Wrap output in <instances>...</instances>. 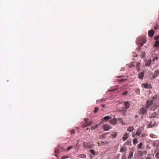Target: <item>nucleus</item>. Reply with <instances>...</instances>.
Instances as JSON below:
<instances>
[{
    "label": "nucleus",
    "mask_w": 159,
    "mask_h": 159,
    "mask_svg": "<svg viewBox=\"0 0 159 159\" xmlns=\"http://www.w3.org/2000/svg\"><path fill=\"white\" fill-rule=\"evenodd\" d=\"M147 40L144 37H139L137 40V43L140 45L139 49H140V47L142 46L143 44L146 43Z\"/></svg>",
    "instance_id": "1"
},
{
    "label": "nucleus",
    "mask_w": 159,
    "mask_h": 159,
    "mask_svg": "<svg viewBox=\"0 0 159 159\" xmlns=\"http://www.w3.org/2000/svg\"><path fill=\"white\" fill-rule=\"evenodd\" d=\"M148 109L147 107L141 108L139 111V114H142L143 115L146 114Z\"/></svg>",
    "instance_id": "2"
},
{
    "label": "nucleus",
    "mask_w": 159,
    "mask_h": 159,
    "mask_svg": "<svg viewBox=\"0 0 159 159\" xmlns=\"http://www.w3.org/2000/svg\"><path fill=\"white\" fill-rule=\"evenodd\" d=\"M141 86L142 87L145 89H148V88H149L150 89L152 88V87L151 86V85L150 84V85H149L148 84L142 83L141 84Z\"/></svg>",
    "instance_id": "3"
},
{
    "label": "nucleus",
    "mask_w": 159,
    "mask_h": 159,
    "mask_svg": "<svg viewBox=\"0 0 159 159\" xmlns=\"http://www.w3.org/2000/svg\"><path fill=\"white\" fill-rule=\"evenodd\" d=\"M153 104V100H148L147 101L146 105V107L148 108H149L150 106L152 105Z\"/></svg>",
    "instance_id": "4"
},
{
    "label": "nucleus",
    "mask_w": 159,
    "mask_h": 159,
    "mask_svg": "<svg viewBox=\"0 0 159 159\" xmlns=\"http://www.w3.org/2000/svg\"><path fill=\"white\" fill-rule=\"evenodd\" d=\"M111 128V127L107 125H105L103 126L104 131H108Z\"/></svg>",
    "instance_id": "5"
},
{
    "label": "nucleus",
    "mask_w": 159,
    "mask_h": 159,
    "mask_svg": "<svg viewBox=\"0 0 159 159\" xmlns=\"http://www.w3.org/2000/svg\"><path fill=\"white\" fill-rule=\"evenodd\" d=\"M124 105L125 108L127 109L130 107V104L129 101H125L124 102Z\"/></svg>",
    "instance_id": "6"
},
{
    "label": "nucleus",
    "mask_w": 159,
    "mask_h": 159,
    "mask_svg": "<svg viewBox=\"0 0 159 159\" xmlns=\"http://www.w3.org/2000/svg\"><path fill=\"white\" fill-rule=\"evenodd\" d=\"M159 75V71L157 70L154 71V74L153 76V78L154 79L156 78Z\"/></svg>",
    "instance_id": "7"
},
{
    "label": "nucleus",
    "mask_w": 159,
    "mask_h": 159,
    "mask_svg": "<svg viewBox=\"0 0 159 159\" xmlns=\"http://www.w3.org/2000/svg\"><path fill=\"white\" fill-rule=\"evenodd\" d=\"M129 134L128 133H125L123 136L122 139L124 141H125L128 138Z\"/></svg>",
    "instance_id": "8"
},
{
    "label": "nucleus",
    "mask_w": 159,
    "mask_h": 159,
    "mask_svg": "<svg viewBox=\"0 0 159 159\" xmlns=\"http://www.w3.org/2000/svg\"><path fill=\"white\" fill-rule=\"evenodd\" d=\"M117 121V119L116 118H114L110 121V122L111 124L115 125L116 124Z\"/></svg>",
    "instance_id": "9"
},
{
    "label": "nucleus",
    "mask_w": 159,
    "mask_h": 159,
    "mask_svg": "<svg viewBox=\"0 0 159 159\" xmlns=\"http://www.w3.org/2000/svg\"><path fill=\"white\" fill-rule=\"evenodd\" d=\"M142 129L141 128H139L138 129L137 132L136 134L137 136H139L140 135L141 133V131H142Z\"/></svg>",
    "instance_id": "10"
},
{
    "label": "nucleus",
    "mask_w": 159,
    "mask_h": 159,
    "mask_svg": "<svg viewBox=\"0 0 159 159\" xmlns=\"http://www.w3.org/2000/svg\"><path fill=\"white\" fill-rule=\"evenodd\" d=\"M155 31L153 30H150L148 31V34L150 37H152L154 34Z\"/></svg>",
    "instance_id": "11"
},
{
    "label": "nucleus",
    "mask_w": 159,
    "mask_h": 159,
    "mask_svg": "<svg viewBox=\"0 0 159 159\" xmlns=\"http://www.w3.org/2000/svg\"><path fill=\"white\" fill-rule=\"evenodd\" d=\"M152 61L150 59H149L145 63V66L147 67H149L150 66L151 64Z\"/></svg>",
    "instance_id": "12"
},
{
    "label": "nucleus",
    "mask_w": 159,
    "mask_h": 159,
    "mask_svg": "<svg viewBox=\"0 0 159 159\" xmlns=\"http://www.w3.org/2000/svg\"><path fill=\"white\" fill-rule=\"evenodd\" d=\"M144 75V73L142 72L140 73L138 75V77L140 79L142 80L143 79Z\"/></svg>",
    "instance_id": "13"
},
{
    "label": "nucleus",
    "mask_w": 159,
    "mask_h": 159,
    "mask_svg": "<svg viewBox=\"0 0 159 159\" xmlns=\"http://www.w3.org/2000/svg\"><path fill=\"white\" fill-rule=\"evenodd\" d=\"M125 145H131V141L130 139H128L127 141L125 143Z\"/></svg>",
    "instance_id": "14"
},
{
    "label": "nucleus",
    "mask_w": 159,
    "mask_h": 159,
    "mask_svg": "<svg viewBox=\"0 0 159 159\" xmlns=\"http://www.w3.org/2000/svg\"><path fill=\"white\" fill-rule=\"evenodd\" d=\"M127 151V148L126 147L122 146L120 150V152H126Z\"/></svg>",
    "instance_id": "15"
},
{
    "label": "nucleus",
    "mask_w": 159,
    "mask_h": 159,
    "mask_svg": "<svg viewBox=\"0 0 159 159\" xmlns=\"http://www.w3.org/2000/svg\"><path fill=\"white\" fill-rule=\"evenodd\" d=\"M92 123H93V121H92V120L88 121L86 124H85L84 125H83V126L84 127V126H88L90 125H91L92 124Z\"/></svg>",
    "instance_id": "16"
},
{
    "label": "nucleus",
    "mask_w": 159,
    "mask_h": 159,
    "mask_svg": "<svg viewBox=\"0 0 159 159\" xmlns=\"http://www.w3.org/2000/svg\"><path fill=\"white\" fill-rule=\"evenodd\" d=\"M153 123V122L152 121H150V122L149 124L148 127L149 128H152L153 127L154 125V123Z\"/></svg>",
    "instance_id": "17"
},
{
    "label": "nucleus",
    "mask_w": 159,
    "mask_h": 159,
    "mask_svg": "<svg viewBox=\"0 0 159 159\" xmlns=\"http://www.w3.org/2000/svg\"><path fill=\"white\" fill-rule=\"evenodd\" d=\"M111 118V117H110L109 116H104L102 119V120H105L106 121H107L108 120L110 119Z\"/></svg>",
    "instance_id": "18"
},
{
    "label": "nucleus",
    "mask_w": 159,
    "mask_h": 159,
    "mask_svg": "<svg viewBox=\"0 0 159 159\" xmlns=\"http://www.w3.org/2000/svg\"><path fill=\"white\" fill-rule=\"evenodd\" d=\"M134 130V127L132 126L129 127L127 129V131L129 132H131Z\"/></svg>",
    "instance_id": "19"
},
{
    "label": "nucleus",
    "mask_w": 159,
    "mask_h": 159,
    "mask_svg": "<svg viewBox=\"0 0 159 159\" xmlns=\"http://www.w3.org/2000/svg\"><path fill=\"white\" fill-rule=\"evenodd\" d=\"M133 153L132 152H130L128 157V159H129L131 158L133 156Z\"/></svg>",
    "instance_id": "20"
},
{
    "label": "nucleus",
    "mask_w": 159,
    "mask_h": 159,
    "mask_svg": "<svg viewBox=\"0 0 159 159\" xmlns=\"http://www.w3.org/2000/svg\"><path fill=\"white\" fill-rule=\"evenodd\" d=\"M151 117L155 118L156 116V112H154L151 114Z\"/></svg>",
    "instance_id": "21"
},
{
    "label": "nucleus",
    "mask_w": 159,
    "mask_h": 159,
    "mask_svg": "<svg viewBox=\"0 0 159 159\" xmlns=\"http://www.w3.org/2000/svg\"><path fill=\"white\" fill-rule=\"evenodd\" d=\"M154 45L156 47H158L159 45V40H157L155 42Z\"/></svg>",
    "instance_id": "22"
},
{
    "label": "nucleus",
    "mask_w": 159,
    "mask_h": 159,
    "mask_svg": "<svg viewBox=\"0 0 159 159\" xmlns=\"http://www.w3.org/2000/svg\"><path fill=\"white\" fill-rule=\"evenodd\" d=\"M90 151L92 155H93V156L95 155H96L95 152L94 151V150L93 149H91L90 150Z\"/></svg>",
    "instance_id": "23"
},
{
    "label": "nucleus",
    "mask_w": 159,
    "mask_h": 159,
    "mask_svg": "<svg viewBox=\"0 0 159 159\" xmlns=\"http://www.w3.org/2000/svg\"><path fill=\"white\" fill-rule=\"evenodd\" d=\"M138 143L137 139V138L134 139H133V143L134 145H135Z\"/></svg>",
    "instance_id": "24"
},
{
    "label": "nucleus",
    "mask_w": 159,
    "mask_h": 159,
    "mask_svg": "<svg viewBox=\"0 0 159 159\" xmlns=\"http://www.w3.org/2000/svg\"><path fill=\"white\" fill-rule=\"evenodd\" d=\"M135 92L138 95H139L140 93V90L139 89H136L135 90Z\"/></svg>",
    "instance_id": "25"
},
{
    "label": "nucleus",
    "mask_w": 159,
    "mask_h": 159,
    "mask_svg": "<svg viewBox=\"0 0 159 159\" xmlns=\"http://www.w3.org/2000/svg\"><path fill=\"white\" fill-rule=\"evenodd\" d=\"M55 152L56 154H58L60 152V150L59 148H57L55 150Z\"/></svg>",
    "instance_id": "26"
},
{
    "label": "nucleus",
    "mask_w": 159,
    "mask_h": 159,
    "mask_svg": "<svg viewBox=\"0 0 159 159\" xmlns=\"http://www.w3.org/2000/svg\"><path fill=\"white\" fill-rule=\"evenodd\" d=\"M117 133L116 132H114L111 134V137L113 138L116 137L117 135Z\"/></svg>",
    "instance_id": "27"
},
{
    "label": "nucleus",
    "mask_w": 159,
    "mask_h": 159,
    "mask_svg": "<svg viewBox=\"0 0 159 159\" xmlns=\"http://www.w3.org/2000/svg\"><path fill=\"white\" fill-rule=\"evenodd\" d=\"M105 99H102L100 100H97V103H99L101 102H102L103 101H105Z\"/></svg>",
    "instance_id": "28"
},
{
    "label": "nucleus",
    "mask_w": 159,
    "mask_h": 159,
    "mask_svg": "<svg viewBox=\"0 0 159 159\" xmlns=\"http://www.w3.org/2000/svg\"><path fill=\"white\" fill-rule=\"evenodd\" d=\"M143 145V144L142 143H140L138 145V148L139 149H140L142 147Z\"/></svg>",
    "instance_id": "29"
},
{
    "label": "nucleus",
    "mask_w": 159,
    "mask_h": 159,
    "mask_svg": "<svg viewBox=\"0 0 159 159\" xmlns=\"http://www.w3.org/2000/svg\"><path fill=\"white\" fill-rule=\"evenodd\" d=\"M107 136V134H106V133L102 134L101 135V138H106L105 136Z\"/></svg>",
    "instance_id": "30"
},
{
    "label": "nucleus",
    "mask_w": 159,
    "mask_h": 159,
    "mask_svg": "<svg viewBox=\"0 0 159 159\" xmlns=\"http://www.w3.org/2000/svg\"><path fill=\"white\" fill-rule=\"evenodd\" d=\"M98 110L99 109L97 107H95L94 110V112L95 113H97L98 111Z\"/></svg>",
    "instance_id": "31"
},
{
    "label": "nucleus",
    "mask_w": 159,
    "mask_h": 159,
    "mask_svg": "<svg viewBox=\"0 0 159 159\" xmlns=\"http://www.w3.org/2000/svg\"><path fill=\"white\" fill-rule=\"evenodd\" d=\"M158 152L157 153V154L156 155V157L157 158H159V149L158 150Z\"/></svg>",
    "instance_id": "32"
},
{
    "label": "nucleus",
    "mask_w": 159,
    "mask_h": 159,
    "mask_svg": "<svg viewBox=\"0 0 159 159\" xmlns=\"http://www.w3.org/2000/svg\"><path fill=\"white\" fill-rule=\"evenodd\" d=\"M79 157L81 158H85L86 157V155L84 154H80L79 155Z\"/></svg>",
    "instance_id": "33"
},
{
    "label": "nucleus",
    "mask_w": 159,
    "mask_h": 159,
    "mask_svg": "<svg viewBox=\"0 0 159 159\" xmlns=\"http://www.w3.org/2000/svg\"><path fill=\"white\" fill-rule=\"evenodd\" d=\"M71 134L72 135H73V134H75V132L74 129H73L71 131Z\"/></svg>",
    "instance_id": "34"
},
{
    "label": "nucleus",
    "mask_w": 159,
    "mask_h": 159,
    "mask_svg": "<svg viewBox=\"0 0 159 159\" xmlns=\"http://www.w3.org/2000/svg\"><path fill=\"white\" fill-rule=\"evenodd\" d=\"M128 93V92L127 91H125L122 94L123 95H125L127 94Z\"/></svg>",
    "instance_id": "35"
},
{
    "label": "nucleus",
    "mask_w": 159,
    "mask_h": 159,
    "mask_svg": "<svg viewBox=\"0 0 159 159\" xmlns=\"http://www.w3.org/2000/svg\"><path fill=\"white\" fill-rule=\"evenodd\" d=\"M126 80V79H119L118 80V81L120 82V81H123L124 80Z\"/></svg>",
    "instance_id": "36"
},
{
    "label": "nucleus",
    "mask_w": 159,
    "mask_h": 159,
    "mask_svg": "<svg viewBox=\"0 0 159 159\" xmlns=\"http://www.w3.org/2000/svg\"><path fill=\"white\" fill-rule=\"evenodd\" d=\"M72 147L73 146H70V147H68L66 151H69L72 148Z\"/></svg>",
    "instance_id": "37"
},
{
    "label": "nucleus",
    "mask_w": 159,
    "mask_h": 159,
    "mask_svg": "<svg viewBox=\"0 0 159 159\" xmlns=\"http://www.w3.org/2000/svg\"><path fill=\"white\" fill-rule=\"evenodd\" d=\"M88 120V118H85V119H84V120L85 121V123H84V125H85V124H86V123L87 122Z\"/></svg>",
    "instance_id": "38"
},
{
    "label": "nucleus",
    "mask_w": 159,
    "mask_h": 159,
    "mask_svg": "<svg viewBox=\"0 0 159 159\" xmlns=\"http://www.w3.org/2000/svg\"><path fill=\"white\" fill-rule=\"evenodd\" d=\"M145 52H142V55L143 57L145 56Z\"/></svg>",
    "instance_id": "39"
},
{
    "label": "nucleus",
    "mask_w": 159,
    "mask_h": 159,
    "mask_svg": "<svg viewBox=\"0 0 159 159\" xmlns=\"http://www.w3.org/2000/svg\"><path fill=\"white\" fill-rule=\"evenodd\" d=\"M96 129L95 125L92 126H91V129L92 130L94 129Z\"/></svg>",
    "instance_id": "40"
},
{
    "label": "nucleus",
    "mask_w": 159,
    "mask_h": 159,
    "mask_svg": "<svg viewBox=\"0 0 159 159\" xmlns=\"http://www.w3.org/2000/svg\"><path fill=\"white\" fill-rule=\"evenodd\" d=\"M68 157L67 156L65 157V156H62L61 157V159H65V158H67Z\"/></svg>",
    "instance_id": "41"
},
{
    "label": "nucleus",
    "mask_w": 159,
    "mask_h": 159,
    "mask_svg": "<svg viewBox=\"0 0 159 159\" xmlns=\"http://www.w3.org/2000/svg\"><path fill=\"white\" fill-rule=\"evenodd\" d=\"M158 59V57H155L154 59H153V61L154 62V61L155 60H157Z\"/></svg>",
    "instance_id": "42"
},
{
    "label": "nucleus",
    "mask_w": 159,
    "mask_h": 159,
    "mask_svg": "<svg viewBox=\"0 0 159 159\" xmlns=\"http://www.w3.org/2000/svg\"><path fill=\"white\" fill-rule=\"evenodd\" d=\"M154 39H159V35L156 37Z\"/></svg>",
    "instance_id": "43"
},
{
    "label": "nucleus",
    "mask_w": 159,
    "mask_h": 159,
    "mask_svg": "<svg viewBox=\"0 0 159 159\" xmlns=\"http://www.w3.org/2000/svg\"><path fill=\"white\" fill-rule=\"evenodd\" d=\"M140 64V63H139V62L137 63V65H136L137 67H138V66H139Z\"/></svg>",
    "instance_id": "44"
},
{
    "label": "nucleus",
    "mask_w": 159,
    "mask_h": 159,
    "mask_svg": "<svg viewBox=\"0 0 159 159\" xmlns=\"http://www.w3.org/2000/svg\"><path fill=\"white\" fill-rule=\"evenodd\" d=\"M158 26L157 25V26H156V27H154L155 30H157V28H158Z\"/></svg>",
    "instance_id": "45"
},
{
    "label": "nucleus",
    "mask_w": 159,
    "mask_h": 159,
    "mask_svg": "<svg viewBox=\"0 0 159 159\" xmlns=\"http://www.w3.org/2000/svg\"><path fill=\"white\" fill-rule=\"evenodd\" d=\"M134 65H133V64H132V65H130L129 66V67H131V68L133 67H134Z\"/></svg>",
    "instance_id": "46"
},
{
    "label": "nucleus",
    "mask_w": 159,
    "mask_h": 159,
    "mask_svg": "<svg viewBox=\"0 0 159 159\" xmlns=\"http://www.w3.org/2000/svg\"><path fill=\"white\" fill-rule=\"evenodd\" d=\"M99 125H95L96 128Z\"/></svg>",
    "instance_id": "47"
},
{
    "label": "nucleus",
    "mask_w": 159,
    "mask_h": 159,
    "mask_svg": "<svg viewBox=\"0 0 159 159\" xmlns=\"http://www.w3.org/2000/svg\"><path fill=\"white\" fill-rule=\"evenodd\" d=\"M122 159H126V158L125 157L123 156L122 157Z\"/></svg>",
    "instance_id": "48"
},
{
    "label": "nucleus",
    "mask_w": 159,
    "mask_h": 159,
    "mask_svg": "<svg viewBox=\"0 0 159 159\" xmlns=\"http://www.w3.org/2000/svg\"><path fill=\"white\" fill-rule=\"evenodd\" d=\"M102 107H105V106L104 105V104H102Z\"/></svg>",
    "instance_id": "49"
},
{
    "label": "nucleus",
    "mask_w": 159,
    "mask_h": 159,
    "mask_svg": "<svg viewBox=\"0 0 159 159\" xmlns=\"http://www.w3.org/2000/svg\"><path fill=\"white\" fill-rule=\"evenodd\" d=\"M146 159H151L149 157H147Z\"/></svg>",
    "instance_id": "50"
},
{
    "label": "nucleus",
    "mask_w": 159,
    "mask_h": 159,
    "mask_svg": "<svg viewBox=\"0 0 159 159\" xmlns=\"http://www.w3.org/2000/svg\"><path fill=\"white\" fill-rule=\"evenodd\" d=\"M102 123L103 122L102 121H101L99 125H100L101 123Z\"/></svg>",
    "instance_id": "51"
},
{
    "label": "nucleus",
    "mask_w": 159,
    "mask_h": 159,
    "mask_svg": "<svg viewBox=\"0 0 159 159\" xmlns=\"http://www.w3.org/2000/svg\"><path fill=\"white\" fill-rule=\"evenodd\" d=\"M135 136V134H133V135H132V136L134 137Z\"/></svg>",
    "instance_id": "52"
},
{
    "label": "nucleus",
    "mask_w": 159,
    "mask_h": 159,
    "mask_svg": "<svg viewBox=\"0 0 159 159\" xmlns=\"http://www.w3.org/2000/svg\"><path fill=\"white\" fill-rule=\"evenodd\" d=\"M55 156H56V157H58V156H57V154H55Z\"/></svg>",
    "instance_id": "53"
},
{
    "label": "nucleus",
    "mask_w": 159,
    "mask_h": 159,
    "mask_svg": "<svg viewBox=\"0 0 159 159\" xmlns=\"http://www.w3.org/2000/svg\"><path fill=\"white\" fill-rule=\"evenodd\" d=\"M122 76H119L118 77L120 78V77H122Z\"/></svg>",
    "instance_id": "54"
},
{
    "label": "nucleus",
    "mask_w": 159,
    "mask_h": 159,
    "mask_svg": "<svg viewBox=\"0 0 159 159\" xmlns=\"http://www.w3.org/2000/svg\"><path fill=\"white\" fill-rule=\"evenodd\" d=\"M147 148H148L149 149H150V148L149 147H148V146H147Z\"/></svg>",
    "instance_id": "55"
},
{
    "label": "nucleus",
    "mask_w": 159,
    "mask_h": 159,
    "mask_svg": "<svg viewBox=\"0 0 159 159\" xmlns=\"http://www.w3.org/2000/svg\"><path fill=\"white\" fill-rule=\"evenodd\" d=\"M78 144V143H77L76 144V146Z\"/></svg>",
    "instance_id": "56"
},
{
    "label": "nucleus",
    "mask_w": 159,
    "mask_h": 159,
    "mask_svg": "<svg viewBox=\"0 0 159 159\" xmlns=\"http://www.w3.org/2000/svg\"><path fill=\"white\" fill-rule=\"evenodd\" d=\"M138 117V116H136V117Z\"/></svg>",
    "instance_id": "57"
},
{
    "label": "nucleus",
    "mask_w": 159,
    "mask_h": 159,
    "mask_svg": "<svg viewBox=\"0 0 159 159\" xmlns=\"http://www.w3.org/2000/svg\"><path fill=\"white\" fill-rule=\"evenodd\" d=\"M137 54H136V56H135V57H137Z\"/></svg>",
    "instance_id": "58"
},
{
    "label": "nucleus",
    "mask_w": 159,
    "mask_h": 159,
    "mask_svg": "<svg viewBox=\"0 0 159 159\" xmlns=\"http://www.w3.org/2000/svg\"><path fill=\"white\" fill-rule=\"evenodd\" d=\"M121 119V118H119V120H120Z\"/></svg>",
    "instance_id": "59"
}]
</instances>
